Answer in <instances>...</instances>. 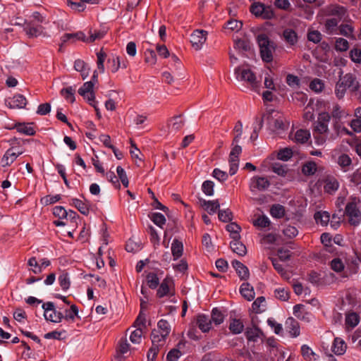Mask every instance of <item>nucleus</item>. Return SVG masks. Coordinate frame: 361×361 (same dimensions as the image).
Wrapping results in <instances>:
<instances>
[{
    "instance_id": "nucleus-56",
    "label": "nucleus",
    "mask_w": 361,
    "mask_h": 361,
    "mask_svg": "<svg viewBox=\"0 0 361 361\" xmlns=\"http://www.w3.org/2000/svg\"><path fill=\"white\" fill-rule=\"evenodd\" d=\"M214 183L211 180H205L202 183V189L203 192L209 196L214 194Z\"/></svg>"
},
{
    "instance_id": "nucleus-42",
    "label": "nucleus",
    "mask_w": 361,
    "mask_h": 361,
    "mask_svg": "<svg viewBox=\"0 0 361 361\" xmlns=\"http://www.w3.org/2000/svg\"><path fill=\"white\" fill-rule=\"evenodd\" d=\"M338 165L343 169L344 171H347L346 167L350 166L352 160L350 157L346 154H342L338 158Z\"/></svg>"
},
{
    "instance_id": "nucleus-18",
    "label": "nucleus",
    "mask_w": 361,
    "mask_h": 361,
    "mask_svg": "<svg viewBox=\"0 0 361 361\" xmlns=\"http://www.w3.org/2000/svg\"><path fill=\"white\" fill-rule=\"evenodd\" d=\"M74 68L76 71L80 72L81 76L85 80L89 75L90 68L88 64L81 59L75 60Z\"/></svg>"
},
{
    "instance_id": "nucleus-7",
    "label": "nucleus",
    "mask_w": 361,
    "mask_h": 361,
    "mask_svg": "<svg viewBox=\"0 0 361 361\" xmlns=\"http://www.w3.org/2000/svg\"><path fill=\"white\" fill-rule=\"evenodd\" d=\"M271 183L265 177L254 176L251 178L250 189L252 192L264 191L269 188Z\"/></svg>"
},
{
    "instance_id": "nucleus-49",
    "label": "nucleus",
    "mask_w": 361,
    "mask_h": 361,
    "mask_svg": "<svg viewBox=\"0 0 361 361\" xmlns=\"http://www.w3.org/2000/svg\"><path fill=\"white\" fill-rule=\"evenodd\" d=\"M301 353L303 357L307 360H312V358L315 360L316 354L312 350V349L307 345H303L301 347Z\"/></svg>"
},
{
    "instance_id": "nucleus-41",
    "label": "nucleus",
    "mask_w": 361,
    "mask_h": 361,
    "mask_svg": "<svg viewBox=\"0 0 361 361\" xmlns=\"http://www.w3.org/2000/svg\"><path fill=\"white\" fill-rule=\"evenodd\" d=\"M270 213L273 217L280 219L285 215V208L281 204H274L271 207Z\"/></svg>"
},
{
    "instance_id": "nucleus-54",
    "label": "nucleus",
    "mask_w": 361,
    "mask_h": 361,
    "mask_svg": "<svg viewBox=\"0 0 361 361\" xmlns=\"http://www.w3.org/2000/svg\"><path fill=\"white\" fill-rule=\"evenodd\" d=\"M271 170L275 173L285 176L287 173V169L285 165H282L279 163H274L271 165Z\"/></svg>"
},
{
    "instance_id": "nucleus-59",
    "label": "nucleus",
    "mask_w": 361,
    "mask_h": 361,
    "mask_svg": "<svg viewBox=\"0 0 361 361\" xmlns=\"http://www.w3.org/2000/svg\"><path fill=\"white\" fill-rule=\"evenodd\" d=\"M275 297L281 301H286L289 298V293L285 288H278L275 291Z\"/></svg>"
},
{
    "instance_id": "nucleus-28",
    "label": "nucleus",
    "mask_w": 361,
    "mask_h": 361,
    "mask_svg": "<svg viewBox=\"0 0 361 361\" xmlns=\"http://www.w3.org/2000/svg\"><path fill=\"white\" fill-rule=\"evenodd\" d=\"M226 230L230 233L232 239H240V231L241 228L235 222H232L226 226Z\"/></svg>"
},
{
    "instance_id": "nucleus-64",
    "label": "nucleus",
    "mask_w": 361,
    "mask_h": 361,
    "mask_svg": "<svg viewBox=\"0 0 361 361\" xmlns=\"http://www.w3.org/2000/svg\"><path fill=\"white\" fill-rule=\"evenodd\" d=\"M181 355V352L176 348L171 350L167 354L166 359L169 361H177Z\"/></svg>"
},
{
    "instance_id": "nucleus-8",
    "label": "nucleus",
    "mask_w": 361,
    "mask_h": 361,
    "mask_svg": "<svg viewBox=\"0 0 361 361\" xmlns=\"http://www.w3.org/2000/svg\"><path fill=\"white\" fill-rule=\"evenodd\" d=\"M6 104L11 109H23L27 104V99L23 95L18 94L8 98Z\"/></svg>"
},
{
    "instance_id": "nucleus-40",
    "label": "nucleus",
    "mask_w": 361,
    "mask_h": 361,
    "mask_svg": "<svg viewBox=\"0 0 361 361\" xmlns=\"http://www.w3.org/2000/svg\"><path fill=\"white\" fill-rule=\"evenodd\" d=\"M90 0H80L78 2L72 1L71 0H68V5L73 10L81 12L85 10L86 8L85 4L89 3Z\"/></svg>"
},
{
    "instance_id": "nucleus-37",
    "label": "nucleus",
    "mask_w": 361,
    "mask_h": 361,
    "mask_svg": "<svg viewBox=\"0 0 361 361\" xmlns=\"http://www.w3.org/2000/svg\"><path fill=\"white\" fill-rule=\"evenodd\" d=\"M75 89L71 86L63 88L61 90V94L71 103H73L75 102Z\"/></svg>"
},
{
    "instance_id": "nucleus-61",
    "label": "nucleus",
    "mask_w": 361,
    "mask_h": 361,
    "mask_svg": "<svg viewBox=\"0 0 361 361\" xmlns=\"http://www.w3.org/2000/svg\"><path fill=\"white\" fill-rule=\"evenodd\" d=\"M130 153L135 164L137 166H140L142 163V159L140 157V155H142L140 150L135 147V150L130 149Z\"/></svg>"
},
{
    "instance_id": "nucleus-22",
    "label": "nucleus",
    "mask_w": 361,
    "mask_h": 361,
    "mask_svg": "<svg viewBox=\"0 0 361 361\" xmlns=\"http://www.w3.org/2000/svg\"><path fill=\"white\" fill-rule=\"evenodd\" d=\"M43 29L42 26H34L30 23H27L24 27V31L29 37H37L39 36L42 33Z\"/></svg>"
},
{
    "instance_id": "nucleus-32",
    "label": "nucleus",
    "mask_w": 361,
    "mask_h": 361,
    "mask_svg": "<svg viewBox=\"0 0 361 361\" xmlns=\"http://www.w3.org/2000/svg\"><path fill=\"white\" fill-rule=\"evenodd\" d=\"M78 94L90 104V81L85 82L78 90Z\"/></svg>"
},
{
    "instance_id": "nucleus-48",
    "label": "nucleus",
    "mask_w": 361,
    "mask_h": 361,
    "mask_svg": "<svg viewBox=\"0 0 361 361\" xmlns=\"http://www.w3.org/2000/svg\"><path fill=\"white\" fill-rule=\"evenodd\" d=\"M219 219L223 222H229L233 219L232 212L227 209L225 210L219 209Z\"/></svg>"
},
{
    "instance_id": "nucleus-63",
    "label": "nucleus",
    "mask_w": 361,
    "mask_h": 361,
    "mask_svg": "<svg viewBox=\"0 0 361 361\" xmlns=\"http://www.w3.org/2000/svg\"><path fill=\"white\" fill-rule=\"evenodd\" d=\"M310 87L312 90L319 92L324 88V83L319 79H314L310 82Z\"/></svg>"
},
{
    "instance_id": "nucleus-9",
    "label": "nucleus",
    "mask_w": 361,
    "mask_h": 361,
    "mask_svg": "<svg viewBox=\"0 0 361 361\" xmlns=\"http://www.w3.org/2000/svg\"><path fill=\"white\" fill-rule=\"evenodd\" d=\"M199 202L200 207L206 210L209 214H214L220 207L218 200L207 201L202 198H199Z\"/></svg>"
},
{
    "instance_id": "nucleus-4",
    "label": "nucleus",
    "mask_w": 361,
    "mask_h": 361,
    "mask_svg": "<svg viewBox=\"0 0 361 361\" xmlns=\"http://www.w3.org/2000/svg\"><path fill=\"white\" fill-rule=\"evenodd\" d=\"M331 116L327 112L319 114L317 120L314 123L313 132L316 133H327L329 131V123Z\"/></svg>"
},
{
    "instance_id": "nucleus-13",
    "label": "nucleus",
    "mask_w": 361,
    "mask_h": 361,
    "mask_svg": "<svg viewBox=\"0 0 361 361\" xmlns=\"http://www.w3.org/2000/svg\"><path fill=\"white\" fill-rule=\"evenodd\" d=\"M22 153V152H13V148L8 149L1 159L2 166H10Z\"/></svg>"
},
{
    "instance_id": "nucleus-45",
    "label": "nucleus",
    "mask_w": 361,
    "mask_h": 361,
    "mask_svg": "<svg viewBox=\"0 0 361 361\" xmlns=\"http://www.w3.org/2000/svg\"><path fill=\"white\" fill-rule=\"evenodd\" d=\"M224 315L217 308H214L212 312L211 320L216 325H219L224 322Z\"/></svg>"
},
{
    "instance_id": "nucleus-57",
    "label": "nucleus",
    "mask_w": 361,
    "mask_h": 361,
    "mask_svg": "<svg viewBox=\"0 0 361 361\" xmlns=\"http://www.w3.org/2000/svg\"><path fill=\"white\" fill-rule=\"evenodd\" d=\"M116 172L118 173V178L121 180L123 185L126 188L128 186L129 181L128 176L126 173V171L121 166H118L116 169Z\"/></svg>"
},
{
    "instance_id": "nucleus-47",
    "label": "nucleus",
    "mask_w": 361,
    "mask_h": 361,
    "mask_svg": "<svg viewBox=\"0 0 361 361\" xmlns=\"http://www.w3.org/2000/svg\"><path fill=\"white\" fill-rule=\"evenodd\" d=\"M63 317L62 313L57 312L56 310L44 315L45 319L56 323L60 322Z\"/></svg>"
},
{
    "instance_id": "nucleus-33",
    "label": "nucleus",
    "mask_w": 361,
    "mask_h": 361,
    "mask_svg": "<svg viewBox=\"0 0 361 361\" xmlns=\"http://www.w3.org/2000/svg\"><path fill=\"white\" fill-rule=\"evenodd\" d=\"M15 128L20 133L25 134L27 135H34L35 134V129L31 126L30 124H17Z\"/></svg>"
},
{
    "instance_id": "nucleus-30",
    "label": "nucleus",
    "mask_w": 361,
    "mask_h": 361,
    "mask_svg": "<svg viewBox=\"0 0 361 361\" xmlns=\"http://www.w3.org/2000/svg\"><path fill=\"white\" fill-rule=\"evenodd\" d=\"M317 170V164L314 161H310L304 164L302 167V172L305 176H312Z\"/></svg>"
},
{
    "instance_id": "nucleus-52",
    "label": "nucleus",
    "mask_w": 361,
    "mask_h": 361,
    "mask_svg": "<svg viewBox=\"0 0 361 361\" xmlns=\"http://www.w3.org/2000/svg\"><path fill=\"white\" fill-rule=\"evenodd\" d=\"M147 281L149 287L152 289L156 288L159 283L157 275L154 273H149L147 274Z\"/></svg>"
},
{
    "instance_id": "nucleus-35",
    "label": "nucleus",
    "mask_w": 361,
    "mask_h": 361,
    "mask_svg": "<svg viewBox=\"0 0 361 361\" xmlns=\"http://www.w3.org/2000/svg\"><path fill=\"white\" fill-rule=\"evenodd\" d=\"M97 70L99 73H103L104 72V62L106 57V53L102 49L99 51L97 52Z\"/></svg>"
},
{
    "instance_id": "nucleus-36",
    "label": "nucleus",
    "mask_w": 361,
    "mask_h": 361,
    "mask_svg": "<svg viewBox=\"0 0 361 361\" xmlns=\"http://www.w3.org/2000/svg\"><path fill=\"white\" fill-rule=\"evenodd\" d=\"M58 281L63 290H67L70 288L71 280L68 273H61L58 278Z\"/></svg>"
},
{
    "instance_id": "nucleus-26",
    "label": "nucleus",
    "mask_w": 361,
    "mask_h": 361,
    "mask_svg": "<svg viewBox=\"0 0 361 361\" xmlns=\"http://www.w3.org/2000/svg\"><path fill=\"white\" fill-rule=\"evenodd\" d=\"M183 252V245L180 240L175 239L173 240L171 245V253L173 257V259L176 260L180 258Z\"/></svg>"
},
{
    "instance_id": "nucleus-15",
    "label": "nucleus",
    "mask_w": 361,
    "mask_h": 361,
    "mask_svg": "<svg viewBox=\"0 0 361 361\" xmlns=\"http://www.w3.org/2000/svg\"><path fill=\"white\" fill-rule=\"evenodd\" d=\"M232 251L240 256H245L247 254L245 245L240 241V239H233L230 243Z\"/></svg>"
},
{
    "instance_id": "nucleus-60",
    "label": "nucleus",
    "mask_w": 361,
    "mask_h": 361,
    "mask_svg": "<svg viewBox=\"0 0 361 361\" xmlns=\"http://www.w3.org/2000/svg\"><path fill=\"white\" fill-rule=\"evenodd\" d=\"M345 322L351 327H355L359 322L358 315L355 313H350L346 316Z\"/></svg>"
},
{
    "instance_id": "nucleus-21",
    "label": "nucleus",
    "mask_w": 361,
    "mask_h": 361,
    "mask_svg": "<svg viewBox=\"0 0 361 361\" xmlns=\"http://www.w3.org/2000/svg\"><path fill=\"white\" fill-rule=\"evenodd\" d=\"M286 325L291 336L297 337L300 335V325L295 319L289 317L286 321Z\"/></svg>"
},
{
    "instance_id": "nucleus-34",
    "label": "nucleus",
    "mask_w": 361,
    "mask_h": 361,
    "mask_svg": "<svg viewBox=\"0 0 361 361\" xmlns=\"http://www.w3.org/2000/svg\"><path fill=\"white\" fill-rule=\"evenodd\" d=\"M157 326L159 332L161 333V338H166L171 331V326L169 322L165 319H161L159 321Z\"/></svg>"
},
{
    "instance_id": "nucleus-5",
    "label": "nucleus",
    "mask_w": 361,
    "mask_h": 361,
    "mask_svg": "<svg viewBox=\"0 0 361 361\" xmlns=\"http://www.w3.org/2000/svg\"><path fill=\"white\" fill-rule=\"evenodd\" d=\"M232 149L229 154V165H230V169H229V173L231 176L234 175L238 169L239 165V158L238 156L242 152V147L241 146L238 145V144H234V145H232Z\"/></svg>"
},
{
    "instance_id": "nucleus-20",
    "label": "nucleus",
    "mask_w": 361,
    "mask_h": 361,
    "mask_svg": "<svg viewBox=\"0 0 361 361\" xmlns=\"http://www.w3.org/2000/svg\"><path fill=\"white\" fill-rule=\"evenodd\" d=\"M78 40L85 42L87 40V39H86L85 34L82 32H78L75 33H66L61 37V41L63 43L68 41L75 42Z\"/></svg>"
},
{
    "instance_id": "nucleus-53",
    "label": "nucleus",
    "mask_w": 361,
    "mask_h": 361,
    "mask_svg": "<svg viewBox=\"0 0 361 361\" xmlns=\"http://www.w3.org/2000/svg\"><path fill=\"white\" fill-rule=\"evenodd\" d=\"M152 221L160 228H162L163 226L166 224V218L161 213H154L152 214Z\"/></svg>"
},
{
    "instance_id": "nucleus-51",
    "label": "nucleus",
    "mask_w": 361,
    "mask_h": 361,
    "mask_svg": "<svg viewBox=\"0 0 361 361\" xmlns=\"http://www.w3.org/2000/svg\"><path fill=\"white\" fill-rule=\"evenodd\" d=\"M293 156V151L290 148H284L278 152L277 158L282 161H288Z\"/></svg>"
},
{
    "instance_id": "nucleus-6",
    "label": "nucleus",
    "mask_w": 361,
    "mask_h": 361,
    "mask_svg": "<svg viewBox=\"0 0 361 361\" xmlns=\"http://www.w3.org/2000/svg\"><path fill=\"white\" fill-rule=\"evenodd\" d=\"M207 36V32L203 30H196L191 35L190 42L192 47L198 51L205 43Z\"/></svg>"
},
{
    "instance_id": "nucleus-25",
    "label": "nucleus",
    "mask_w": 361,
    "mask_h": 361,
    "mask_svg": "<svg viewBox=\"0 0 361 361\" xmlns=\"http://www.w3.org/2000/svg\"><path fill=\"white\" fill-rule=\"evenodd\" d=\"M240 292L244 298L248 301L252 300L255 298L254 289L248 283H243L241 285Z\"/></svg>"
},
{
    "instance_id": "nucleus-55",
    "label": "nucleus",
    "mask_w": 361,
    "mask_h": 361,
    "mask_svg": "<svg viewBox=\"0 0 361 361\" xmlns=\"http://www.w3.org/2000/svg\"><path fill=\"white\" fill-rule=\"evenodd\" d=\"M253 224L257 227L265 228L269 226L270 221L267 216L263 215L262 216H259L256 220H255L253 221Z\"/></svg>"
},
{
    "instance_id": "nucleus-39",
    "label": "nucleus",
    "mask_w": 361,
    "mask_h": 361,
    "mask_svg": "<svg viewBox=\"0 0 361 361\" xmlns=\"http://www.w3.org/2000/svg\"><path fill=\"white\" fill-rule=\"evenodd\" d=\"M171 279L166 278L162 283H161L159 289L157 290V296L159 298H162L167 295L169 292V284L171 282Z\"/></svg>"
},
{
    "instance_id": "nucleus-16",
    "label": "nucleus",
    "mask_w": 361,
    "mask_h": 361,
    "mask_svg": "<svg viewBox=\"0 0 361 361\" xmlns=\"http://www.w3.org/2000/svg\"><path fill=\"white\" fill-rule=\"evenodd\" d=\"M330 116L333 118V121H340L347 118L350 114L345 109H341L340 105L336 104L333 106Z\"/></svg>"
},
{
    "instance_id": "nucleus-3",
    "label": "nucleus",
    "mask_w": 361,
    "mask_h": 361,
    "mask_svg": "<svg viewBox=\"0 0 361 361\" xmlns=\"http://www.w3.org/2000/svg\"><path fill=\"white\" fill-rule=\"evenodd\" d=\"M344 214L348 216L349 223L353 226H357L361 221V212L354 201L346 204Z\"/></svg>"
},
{
    "instance_id": "nucleus-29",
    "label": "nucleus",
    "mask_w": 361,
    "mask_h": 361,
    "mask_svg": "<svg viewBox=\"0 0 361 361\" xmlns=\"http://www.w3.org/2000/svg\"><path fill=\"white\" fill-rule=\"evenodd\" d=\"M310 137V133L307 130L300 129L296 131L294 140L298 143L304 144Z\"/></svg>"
},
{
    "instance_id": "nucleus-43",
    "label": "nucleus",
    "mask_w": 361,
    "mask_h": 361,
    "mask_svg": "<svg viewBox=\"0 0 361 361\" xmlns=\"http://www.w3.org/2000/svg\"><path fill=\"white\" fill-rule=\"evenodd\" d=\"M166 338H161V333L159 330L153 329L151 333V339L152 346L154 345H162L163 343L159 344L160 342H164Z\"/></svg>"
},
{
    "instance_id": "nucleus-24",
    "label": "nucleus",
    "mask_w": 361,
    "mask_h": 361,
    "mask_svg": "<svg viewBox=\"0 0 361 361\" xmlns=\"http://www.w3.org/2000/svg\"><path fill=\"white\" fill-rule=\"evenodd\" d=\"M283 37L285 41L290 45H295L298 42V35L293 29H285L283 32Z\"/></svg>"
},
{
    "instance_id": "nucleus-44",
    "label": "nucleus",
    "mask_w": 361,
    "mask_h": 361,
    "mask_svg": "<svg viewBox=\"0 0 361 361\" xmlns=\"http://www.w3.org/2000/svg\"><path fill=\"white\" fill-rule=\"evenodd\" d=\"M235 48L239 51H247L250 49V43L248 40L239 39L235 42Z\"/></svg>"
},
{
    "instance_id": "nucleus-14",
    "label": "nucleus",
    "mask_w": 361,
    "mask_h": 361,
    "mask_svg": "<svg viewBox=\"0 0 361 361\" xmlns=\"http://www.w3.org/2000/svg\"><path fill=\"white\" fill-rule=\"evenodd\" d=\"M197 324L202 332H208L212 327V320L208 316L200 314L197 317Z\"/></svg>"
},
{
    "instance_id": "nucleus-10",
    "label": "nucleus",
    "mask_w": 361,
    "mask_h": 361,
    "mask_svg": "<svg viewBox=\"0 0 361 361\" xmlns=\"http://www.w3.org/2000/svg\"><path fill=\"white\" fill-rule=\"evenodd\" d=\"M339 82L347 88H351L352 91L355 92L359 89L358 82L355 81V78L351 73L345 75L343 78L340 75Z\"/></svg>"
},
{
    "instance_id": "nucleus-12",
    "label": "nucleus",
    "mask_w": 361,
    "mask_h": 361,
    "mask_svg": "<svg viewBox=\"0 0 361 361\" xmlns=\"http://www.w3.org/2000/svg\"><path fill=\"white\" fill-rule=\"evenodd\" d=\"M83 200L80 199L73 198L71 200V204L73 205L82 214L87 216L90 212L87 200L82 197Z\"/></svg>"
},
{
    "instance_id": "nucleus-58",
    "label": "nucleus",
    "mask_w": 361,
    "mask_h": 361,
    "mask_svg": "<svg viewBox=\"0 0 361 361\" xmlns=\"http://www.w3.org/2000/svg\"><path fill=\"white\" fill-rule=\"evenodd\" d=\"M307 39L315 44L319 43L322 39V34L318 30H312L307 33Z\"/></svg>"
},
{
    "instance_id": "nucleus-17",
    "label": "nucleus",
    "mask_w": 361,
    "mask_h": 361,
    "mask_svg": "<svg viewBox=\"0 0 361 361\" xmlns=\"http://www.w3.org/2000/svg\"><path fill=\"white\" fill-rule=\"evenodd\" d=\"M245 334L248 341L254 342L256 341L258 338L264 336L263 332L255 326L251 328H247Z\"/></svg>"
},
{
    "instance_id": "nucleus-2",
    "label": "nucleus",
    "mask_w": 361,
    "mask_h": 361,
    "mask_svg": "<svg viewBox=\"0 0 361 361\" xmlns=\"http://www.w3.org/2000/svg\"><path fill=\"white\" fill-rule=\"evenodd\" d=\"M235 74L238 80L247 82L253 88L258 86L255 74L250 69L239 66L235 69Z\"/></svg>"
},
{
    "instance_id": "nucleus-50",
    "label": "nucleus",
    "mask_w": 361,
    "mask_h": 361,
    "mask_svg": "<svg viewBox=\"0 0 361 361\" xmlns=\"http://www.w3.org/2000/svg\"><path fill=\"white\" fill-rule=\"evenodd\" d=\"M264 9V4L259 2L254 3L250 7L251 13L257 17H262Z\"/></svg>"
},
{
    "instance_id": "nucleus-38",
    "label": "nucleus",
    "mask_w": 361,
    "mask_h": 361,
    "mask_svg": "<svg viewBox=\"0 0 361 361\" xmlns=\"http://www.w3.org/2000/svg\"><path fill=\"white\" fill-rule=\"evenodd\" d=\"M244 328L243 322L240 319H234L229 325V329L234 334H240Z\"/></svg>"
},
{
    "instance_id": "nucleus-62",
    "label": "nucleus",
    "mask_w": 361,
    "mask_h": 361,
    "mask_svg": "<svg viewBox=\"0 0 361 361\" xmlns=\"http://www.w3.org/2000/svg\"><path fill=\"white\" fill-rule=\"evenodd\" d=\"M331 268L336 272H341L344 269V264L341 259L335 258L331 262Z\"/></svg>"
},
{
    "instance_id": "nucleus-27",
    "label": "nucleus",
    "mask_w": 361,
    "mask_h": 361,
    "mask_svg": "<svg viewBox=\"0 0 361 361\" xmlns=\"http://www.w3.org/2000/svg\"><path fill=\"white\" fill-rule=\"evenodd\" d=\"M339 187V183L335 178H327L325 180L324 184V191L326 192H328L329 194H331L334 192H336Z\"/></svg>"
},
{
    "instance_id": "nucleus-46",
    "label": "nucleus",
    "mask_w": 361,
    "mask_h": 361,
    "mask_svg": "<svg viewBox=\"0 0 361 361\" xmlns=\"http://www.w3.org/2000/svg\"><path fill=\"white\" fill-rule=\"evenodd\" d=\"M145 61L151 65L153 66L157 62V55L155 51L153 49H147L145 52Z\"/></svg>"
},
{
    "instance_id": "nucleus-11",
    "label": "nucleus",
    "mask_w": 361,
    "mask_h": 361,
    "mask_svg": "<svg viewBox=\"0 0 361 361\" xmlns=\"http://www.w3.org/2000/svg\"><path fill=\"white\" fill-rule=\"evenodd\" d=\"M232 265L241 280H247L249 278V270L245 265L238 260H233L232 262Z\"/></svg>"
},
{
    "instance_id": "nucleus-23",
    "label": "nucleus",
    "mask_w": 361,
    "mask_h": 361,
    "mask_svg": "<svg viewBox=\"0 0 361 361\" xmlns=\"http://www.w3.org/2000/svg\"><path fill=\"white\" fill-rule=\"evenodd\" d=\"M347 345L343 340L340 338H335L332 346L333 352L337 355H341L345 353Z\"/></svg>"
},
{
    "instance_id": "nucleus-19",
    "label": "nucleus",
    "mask_w": 361,
    "mask_h": 361,
    "mask_svg": "<svg viewBox=\"0 0 361 361\" xmlns=\"http://www.w3.org/2000/svg\"><path fill=\"white\" fill-rule=\"evenodd\" d=\"M185 125L184 120L181 118V116H176L171 118L169 121L168 126L173 132H177L180 130Z\"/></svg>"
},
{
    "instance_id": "nucleus-1",
    "label": "nucleus",
    "mask_w": 361,
    "mask_h": 361,
    "mask_svg": "<svg viewBox=\"0 0 361 361\" xmlns=\"http://www.w3.org/2000/svg\"><path fill=\"white\" fill-rule=\"evenodd\" d=\"M257 42L262 61L267 63L272 61L273 53L276 47V44L264 33L257 35Z\"/></svg>"
},
{
    "instance_id": "nucleus-31",
    "label": "nucleus",
    "mask_w": 361,
    "mask_h": 361,
    "mask_svg": "<svg viewBox=\"0 0 361 361\" xmlns=\"http://www.w3.org/2000/svg\"><path fill=\"white\" fill-rule=\"evenodd\" d=\"M314 218L317 224L326 226L329 221L330 215L327 212H317L314 215Z\"/></svg>"
}]
</instances>
